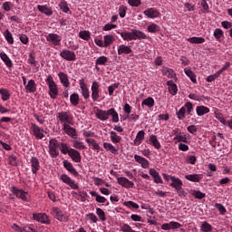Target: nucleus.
Returning <instances> with one entry per match:
<instances>
[{"mask_svg": "<svg viewBox=\"0 0 232 232\" xmlns=\"http://www.w3.org/2000/svg\"><path fill=\"white\" fill-rule=\"evenodd\" d=\"M120 35L123 41L127 42L137 41V39H148V35H146V34L137 29H132L131 32H122Z\"/></svg>", "mask_w": 232, "mask_h": 232, "instance_id": "nucleus-1", "label": "nucleus"}, {"mask_svg": "<svg viewBox=\"0 0 232 232\" xmlns=\"http://www.w3.org/2000/svg\"><path fill=\"white\" fill-rule=\"evenodd\" d=\"M45 82L49 87V95L51 99H57V95H59V88H57V84L53 81V77L49 75L46 78Z\"/></svg>", "mask_w": 232, "mask_h": 232, "instance_id": "nucleus-2", "label": "nucleus"}, {"mask_svg": "<svg viewBox=\"0 0 232 232\" xmlns=\"http://www.w3.org/2000/svg\"><path fill=\"white\" fill-rule=\"evenodd\" d=\"M49 155L52 159L59 157V141L56 139L49 140Z\"/></svg>", "mask_w": 232, "mask_h": 232, "instance_id": "nucleus-3", "label": "nucleus"}, {"mask_svg": "<svg viewBox=\"0 0 232 232\" xmlns=\"http://www.w3.org/2000/svg\"><path fill=\"white\" fill-rule=\"evenodd\" d=\"M57 119L64 126V124H72L73 117L70 111H61L56 114Z\"/></svg>", "mask_w": 232, "mask_h": 232, "instance_id": "nucleus-4", "label": "nucleus"}, {"mask_svg": "<svg viewBox=\"0 0 232 232\" xmlns=\"http://www.w3.org/2000/svg\"><path fill=\"white\" fill-rule=\"evenodd\" d=\"M31 130L36 140H43V139L46 137V132L44 131V130L37 126V124L35 123H31Z\"/></svg>", "mask_w": 232, "mask_h": 232, "instance_id": "nucleus-5", "label": "nucleus"}, {"mask_svg": "<svg viewBox=\"0 0 232 232\" xmlns=\"http://www.w3.org/2000/svg\"><path fill=\"white\" fill-rule=\"evenodd\" d=\"M51 215L60 222H68V216L64 215L63 210L57 207L52 208Z\"/></svg>", "mask_w": 232, "mask_h": 232, "instance_id": "nucleus-6", "label": "nucleus"}, {"mask_svg": "<svg viewBox=\"0 0 232 232\" xmlns=\"http://www.w3.org/2000/svg\"><path fill=\"white\" fill-rule=\"evenodd\" d=\"M100 88H101V85L97 81L92 82L91 92H92V99L93 102H97L99 101V98L101 97Z\"/></svg>", "mask_w": 232, "mask_h": 232, "instance_id": "nucleus-7", "label": "nucleus"}, {"mask_svg": "<svg viewBox=\"0 0 232 232\" xmlns=\"http://www.w3.org/2000/svg\"><path fill=\"white\" fill-rule=\"evenodd\" d=\"M60 180L63 182V184H67V186L71 187V189H78L79 188V184L75 182V180L72 179L70 176L66 174H62L60 176Z\"/></svg>", "mask_w": 232, "mask_h": 232, "instance_id": "nucleus-8", "label": "nucleus"}, {"mask_svg": "<svg viewBox=\"0 0 232 232\" xmlns=\"http://www.w3.org/2000/svg\"><path fill=\"white\" fill-rule=\"evenodd\" d=\"M12 192L17 198H21V200H24V202H28V200H30V195H28V192H25L23 189H18L15 187H12Z\"/></svg>", "mask_w": 232, "mask_h": 232, "instance_id": "nucleus-9", "label": "nucleus"}, {"mask_svg": "<svg viewBox=\"0 0 232 232\" xmlns=\"http://www.w3.org/2000/svg\"><path fill=\"white\" fill-rule=\"evenodd\" d=\"M60 57H62V59H64L65 61H75L77 59L75 53L68 49H63L60 53Z\"/></svg>", "mask_w": 232, "mask_h": 232, "instance_id": "nucleus-10", "label": "nucleus"}, {"mask_svg": "<svg viewBox=\"0 0 232 232\" xmlns=\"http://www.w3.org/2000/svg\"><path fill=\"white\" fill-rule=\"evenodd\" d=\"M31 164V171L34 175H37V171L41 169V163L39 162V159L37 157L33 156L30 160Z\"/></svg>", "mask_w": 232, "mask_h": 232, "instance_id": "nucleus-11", "label": "nucleus"}, {"mask_svg": "<svg viewBox=\"0 0 232 232\" xmlns=\"http://www.w3.org/2000/svg\"><path fill=\"white\" fill-rule=\"evenodd\" d=\"M46 41L53 46H61V37L57 34L51 33L46 36Z\"/></svg>", "mask_w": 232, "mask_h": 232, "instance_id": "nucleus-12", "label": "nucleus"}, {"mask_svg": "<svg viewBox=\"0 0 232 232\" xmlns=\"http://www.w3.org/2000/svg\"><path fill=\"white\" fill-rule=\"evenodd\" d=\"M79 84L81 89V94L83 97V99H90V89H88V86L84 82V79L79 80Z\"/></svg>", "mask_w": 232, "mask_h": 232, "instance_id": "nucleus-13", "label": "nucleus"}, {"mask_svg": "<svg viewBox=\"0 0 232 232\" xmlns=\"http://www.w3.org/2000/svg\"><path fill=\"white\" fill-rule=\"evenodd\" d=\"M117 182L122 188H126V189H130L135 186V183H133V181H130V179H128V178L124 177L118 178Z\"/></svg>", "mask_w": 232, "mask_h": 232, "instance_id": "nucleus-14", "label": "nucleus"}, {"mask_svg": "<svg viewBox=\"0 0 232 232\" xmlns=\"http://www.w3.org/2000/svg\"><path fill=\"white\" fill-rule=\"evenodd\" d=\"M130 53H133L131 46L126 44H120L118 46V55H130Z\"/></svg>", "mask_w": 232, "mask_h": 232, "instance_id": "nucleus-15", "label": "nucleus"}, {"mask_svg": "<svg viewBox=\"0 0 232 232\" xmlns=\"http://www.w3.org/2000/svg\"><path fill=\"white\" fill-rule=\"evenodd\" d=\"M71 123H67L63 125V130L66 135H69V137H72V139H75L77 137V130L70 126Z\"/></svg>", "mask_w": 232, "mask_h": 232, "instance_id": "nucleus-16", "label": "nucleus"}, {"mask_svg": "<svg viewBox=\"0 0 232 232\" xmlns=\"http://www.w3.org/2000/svg\"><path fill=\"white\" fill-rule=\"evenodd\" d=\"M34 220L42 224H50V219L45 213L33 214Z\"/></svg>", "mask_w": 232, "mask_h": 232, "instance_id": "nucleus-17", "label": "nucleus"}, {"mask_svg": "<svg viewBox=\"0 0 232 232\" xmlns=\"http://www.w3.org/2000/svg\"><path fill=\"white\" fill-rule=\"evenodd\" d=\"M63 164L69 173H72V175H74V177H79V172H77V169L73 168V164H72V162L65 160L63 161Z\"/></svg>", "mask_w": 232, "mask_h": 232, "instance_id": "nucleus-18", "label": "nucleus"}, {"mask_svg": "<svg viewBox=\"0 0 232 232\" xmlns=\"http://www.w3.org/2000/svg\"><path fill=\"white\" fill-rule=\"evenodd\" d=\"M134 160L138 162V164H140V166H141V168H143V169H148V168H150V161H148V160H146V158H143L141 156L135 154Z\"/></svg>", "mask_w": 232, "mask_h": 232, "instance_id": "nucleus-19", "label": "nucleus"}, {"mask_svg": "<svg viewBox=\"0 0 232 232\" xmlns=\"http://www.w3.org/2000/svg\"><path fill=\"white\" fill-rule=\"evenodd\" d=\"M144 15H146L147 17H149L150 19H155L157 18L159 15H160V13L159 12V10L155 9V8H148L143 12Z\"/></svg>", "mask_w": 232, "mask_h": 232, "instance_id": "nucleus-20", "label": "nucleus"}, {"mask_svg": "<svg viewBox=\"0 0 232 232\" xmlns=\"http://www.w3.org/2000/svg\"><path fill=\"white\" fill-rule=\"evenodd\" d=\"M69 157L72 159V160H73V162H81V152H79V150H75V149H71V150L69 151Z\"/></svg>", "mask_w": 232, "mask_h": 232, "instance_id": "nucleus-21", "label": "nucleus"}, {"mask_svg": "<svg viewBox=\"0 0 232 232\" xmlns=\"http://www.w3.org/2000/svg\"><path fill=\"white\" fill-rule=\"evenodd\" d=\"M58 77L63 83V86L64 88H70V80L68 79V74L64 73L63 72H61L58 73Z\"/></svg>", "mask_w": 232, "mask_h": 232, "instance_id": "nucleus-22", "label": "nucleus"}, {"mask_svg": "<svg viewBox=\"0 0 232 232\" xmlns=\"http://www.w3.org/2000/svg\"><path fill=\"white\" fill-rule=\"evenodd\" d=\"M25 92L28 93H35L37 92V84L35 81L30 80L28 83L25 85Z\"/></svg>", "mask_w": 232, "mask_h": 232, "instance_id": "nucleus-23", "label": "nucleus"}, {"mask_svg": "<svg viewBox=\"0 0 232 232\" xmlns=\"http://www.w3.org/2000/svg\"><path fill=\"white\" fill-rule=\"evenodd\" d=\"M150 175L154 179V182L156 184H162V178H160V174L155 169H150Z\"/></svg>", "mask_w": 232, "mask_h": 232, "instance_id": "nucleus-24", "label": "nucleus"}, {"mask_svg": "<svg viewBox=\"0 0 232 232\" xmlns=\"http://www.w3.org/2000/svg\"><path fill=\"white\" fill-rule=\"evenodd\" d=\"M146 132H144V130L138 131L136 138L133 141L134 146H140V144H142V141L144 140Z\"/></svg>", "mask_w": 232, "mask_h": 232, "instance_id": "nucleus-25", "label": "nucleus"}, {"mask_svg": "<svg viewBox=\"0 0 232 232\" xmlns=\"http://www.w3.org/2000/svg\"><path fill=\"white\" fill-rule=\"evenodd\" d=\"M210 110L208 107L204 105H199L196 107V113L198 117H202L203 115H207V113H209Z\"/></svg>", "mask_w": 232, "mask_h": 232, "instance_id": "nucleus-26", "label": "nucleus"}, {"mask_svg": "<svg viewBox=\"0 0 232 232\" xmlns=\"http://www.w3.org/2000/svg\"><path fill=\"white\" fill-rule=\"evenodd\" d=\"M170 180L172 183L170 184L171 188H175V189H180L182 188V180L175 176L170 177Z\"/></svg>", "mask_w": 232, "mask_h": 232, "instance_id": "nucleus-27", "label": "nucleus"}, {"mask_svg": "<svg viewBox=\"0 0 232 232\" xmlns=\"http://www.w3.org/2000/svg\"><path fill=\"white\" fill-rule=\"evenodd\" d=\"M103 148L106 150V151L112 153V155H119V150H117V148H115V146L110 142H104Z\"/></svg>", "mask_w": 232, "mask_h": 232, "instance_id": "nucleus-28", "label": "nucleus"}, {"mask_svg": "<svg viewBox=\"0 0 232 232\" xmlns=\"http://www.w3.org/2000/svg\"><path fill=\"white\" fill-rule=\"evenodd\" d=\"M95 116L99 119V121H108L109 119V114L108 111H103V110H98L95 113Z\"/></svg>", "mask_w": 232, "mask_h": 232, "instance_id": "nucleus-29", "label": "nucleus"}, {"mask_svg": "<svg viewBox=\"0 0 232 232\" xmlns=\"http://www.w3.org/2000/svg\"><path fill=\"white\" fill-rule=\"evenodd\" d=\"M185 179L190 182H200L202 180V174H188L185 176Z\"/></svg>", "mask_w": 232, "mask_h": 232, "instance_id": "nucleus-30", "label": "nucleus"}, {"mask_svg": "<svg viewBox=\"0 0 232 232\" xmlns=\"http://www.w3.org/2000/svg\"><path fill=\"white\" fill-rule=\"evenodd\" d=\"M37 9L45 15H52L53 14L52 7H48L47 5H38Z\"/></svg>", "mask_w": 232, "mask_h": 232, "instance_id": "nucleus-31", "label": "nucleus"}, {"mask_svg": "<svg viewBox=\"0 0 232 232\" xmlns=\"http://www.w3.org/2000/svg\"><path fill=\"white\" fill-rule=\"evenodd\" d=\"M167 85L169 86V92L171 95H177V92H179V89L177 88V84L170 80L167 82Z\"/></svg>", "mask_w": 232, "mask_h": 232, "instance_id": "nucleus-32", "label": "nucleus"}, {"mask_svg": "<svg viewBox=\"0 0 232 232\" xmlns=\"http://www.w3.org/2000/svg\"><path fill=\"white\" fill-rule=\"evenodd\" d=\"M0 58L5 63V66H8V68H12L13 66L12 60H10V57H8L7 53L4 52L0 53Z\"/></svg>", "mask_w": 232, "mask_h": 232, "instance_id": "nucleus-33", "label": "nucleus"}, {"mask_svg": "<svg viewBox=\"0 0 232 232\" xmlns=\"http://www.w3.org/2000/svg\"><path fill=\"white\" fill-rule=\"evenodd\" d=\"M184 72L194 84H197V75L195 74V72H193V71H191V69L185 68Z\"/></svg>", "mask_w": 232, "mask_h": 232, "instance_id": "nucleus-34", "label": "nucleus"}, {"mask_svg": "<svg viewBox=\"0 0 232 232\" xmlns=\"http://www.w3.org/2000/svg\"><path fill=\"white\" fill-rule=\"evenodd\" d=\"M187 41L191 44H203V43H206V39L204 37H195V36L188 38Z\"/></svg>", "mask_w": 232, "mask_h": 232, "instance_id": "nucleus-35", "label": "nucleus"}, {"mask_svg": "<svg viewBox=\"0 0 232 232\" xmlns=\"http://www.w3.org/2000/svg\"><path fill=\"white\" fill-rule=\"evenodd\" d=\"M59 150L63 155H68L70 153V147L64 142H59Z\"/></svg>", "mask_w": 232, "mask_h": 232, "instance_id": "nucleus-36", "label": "nucleus"}, {"mask_svg": "<svg viewBox=\"0 0 232 232\" xmlns=\"http://www.w3.org/2000/svg\"><path fill=\"white\" fill-rule=\"evenodd\" d=\"M103 41L105 44V48H108V46H111V44H113L115 36H113V34H107L103 37Z\"/></svg>", "mask_w": 232, "mask_h": 232, "instance_id": "nucleus-37", "label": "nucleus"}, {"mask_svg": "<svg viewBox=\"0 0 232 232\" xmlns=\"http://www.w3.org/2000/svg\"><path fill=\"white\" fill-rule=\"evenodd\" d=\"M108 114L111 115L112 122H119V113L115 111V108L109 109Z\"/></svg>", "mask_w": 232, "mask_h": 232, "instance_id": "nucleus-38", "label": "nucleus"}, {"mask_svg": "<svg viewBox=\"0 0 232 232\" xmlns=\"http://www.w3.org/2000/svg\"><path fill=\"white\" fill-rule=\"evenodd\" d=\"M111 135V140L113 144H119L121 140H122V137L119 136L117 132L111 130L110 132Z\"/></svg>", "mask_w": 232, "mask_h": 232, "instance_id": "nucleus-39", "label": "nucleus"}, {"mask_svg": "<svg viewBox=\"0 0 232 232\" xmlns=\"http://www.w3.org/2000/svg\"><path fill=\"white\" fill-rule=\"evenodd\" d=\"M200 231L211 232V231H213V226H211V224H209L208 221H203L200 226Z\"/></svg>", "mask_w": 232, "mask_h": 232, "instance_id": "nucleus-40", "label": "nucleus"}, {"mask_svg": "<svg viewBox=\"0 0 232 232\" xmlns=\"http://www.w3.org/2000/svg\"><path fill=\"white\" fill-rule=\"evenodd\" d=\"M150 140L151 142V145L154 146L156 150H160L161 148L160 142L159 141V139L157 138L156 135H153V134L150 135Z\"/></svg>", "mask_w": 232, "mask_h": 232, "instance_id": "nucleus-41", "label": "nucleus"}, {"mask_svg": "<svg viewBox=\"0 0 232 232\" xmlns=\"http://www.w3.org/2000/svg\"><path fill=\"white\" fill-rule=\"evenodd\" d=\"M163 73L169 79H177V74L175 73V71H173V69L165 68L163 69Z\"/></svg>", "mask_w": 232, "mask_h": 232, "instance_id": "nucleus-42", "label": "nucleus"}, {"mask_svg": "<svg viewBox=\"0 0 232 232\" xmlns=\"http://www.w3.org/2000/svg\"><path fill=\"white\" fill-rule=\"evenodd\" d=\"M141 106H148V108H153V106H155V100L151 97H148L147 99L142 101Z\"/></svg>", "mask_w": 232, "mask_h": 232, "instance_id": "nucleus-43", "label": "nucleus"}, {"mask_svg": "<svg viewBox=\"0 0 232 232\" xmlns=\"http://www.w3.org/2000/svg\"><path fill=\"white\" fill-rule=\"evenodd\" d=\"M90 195H91V197H95L96 198V202H99V204H104V202H106V198H104L102 196H100L95 191H91Z\"/></svg>", "mask_w": 232, "mask_h": 232, "instance_id": "nucleus-44", "label": "nucleus"}, {"mask_svg": "<svg viewBox=\"0 0 232 232\" xmlns=\"http://www.w3.org/2000/svg\"><path fill=\"white\" fill-rule=\"evenodd\" d=\"M147 32H149V34H157V32H160V26L157 24H151L148 26Z\"/></svg>", "mask_w": 232, "mask_h": 232, "instance_id": "nucleus-45", "label": "nucleus"}, {"mask_svg": "<svg viewBox=\"0 0 232 232\" xmlns=\"http://www.w3.org/2000/svg\"><path fill=\"white\" fill-rule=\"evenodd\" d=\"M9 164L10 166H18L19 165V160L17 159V154L14 153L9 156Z\"/></svg>", "mask_w": 232, "mask_h": 232, "instance_id": "nucleus-46", "label": "nucleus"}, {"mask_svg": "<svg viewBox=\"0 0 232 232\" xmlns=\"http://www.w3.org/2000/svg\"><path fill=\"white\" fill-rule=\"evenodd\" d=\"M176 115L179 121H184L186 119V107H181L177 112Z\"/></svg>", "mask_w": 232, "mask_h": 232, "instance_id": "nucleus-47", "label": "nucleus"}, {"mask_svg": "<svg viewBox=\"0 0 232 232\" xmlns=\"http://www.w3.org/2000/svg\"><path fill=\"white\" fill-rule=\"evenodd\" d=\"M5 39L7 41L8 44H14V35L10 33V30H5L4 33Z\"/></svg>", "mask_w": 232, "mask_h": 232, "instance_id": "nucleus-48", "label": "nucleus"}, {"mask_svg": "<svg viewBox=\"0 0 232 232\" xmlns=\"http://www.w3.org/2000/svg\"><path fill=\"white\" fill-rule=\"evenodd\" d=\"M106 63H108V57L100 56L96 59L95 64L96 66H106Z\"/></svg>", "mask_w": 232, "mask_h": 232, "instance_id": "nucleus-49", "label": "nucleus"}, {"mask_svg": "<svg viewBox=\"0 0 232 232\" xmlns=\"http://www.w3.org/2000/svg\"><path fill=\"white\" fill-rule=\"evenodd\" d=\"M92 34L90 31H80L79 33V38L82 39L83 41H90Z\"/></svg>", "mask_w": 232, "mask_h": 232, "instance_id": "nucleus-50", "label": "nucleus"}, {"mask_svg": "<svg viewBox=\"0 0 232 232\" xmlns=\"http://www.w3.org/2000/svg\"><path fill=\"white\" fill-rule=\"evenodd\" d=\"M70 102L72 106H77L79 104V94L76 92L71 94Z\"/></svg>", "mask_w": 232, "mask_h": 232, "instance_id": "nucleus-51", "label": "nucleus"}, {"mask_svg": "<svg viewBox=\"0 0 232 232\" xmlns=\"http://www.w3.org/2000/svg\"><path fill=\"white\" fill-rule=\"evenodd\" d=\"M72 146L76 150H86V145H84V143L82 141L73 140Z\"/></svg>", "mask_w": 232, "mask_h": 232, "instance_id": "nucleus-52", "label": "nucleus"}, {"mask_svg": "<svg viewBox=\"0 0 232 232\" xmlns=\"http://www.w3.org/2000/svg\"><path fill=\"white\" fill-rule=\"evenodd\" d=\"M96 215H98L100 220H102V222H106V213H104V210H102V208H96Z\"/></svg>", "mask_w": 232, "mask_h": 232, "instance_id": "nucleus-53", "label": "nucleus"}, {"mask_svg": "<svg viewBox=\"0 0 232 232\" xmlns=\"http://www.w3.org/2000/svg\"><path fill=\"white\" fill-rule=\"evenodd\" d=\"M0 95L2 101H8V99H10V92L6 89H0Z\"/></svg>", "mask_w": 232, "mask_h": 232, "instance_id": "nucleus-54", "label": "nucleus"}, {"mask_svg": "<svg viewBox=\"0 0 232 232\" xmlns=\"http://www.w3.org/2000/svg\"><path fill=\"white\" fill-rule=\"evenodd\" d=\"M59 8L60 10H62V12H63L64 14H68V12H70V7H68V3L66 2H61L59 4Z\"/></svg>", "mask_w": 232, "mask_h": 232, "instance_id": "nucleus-55", "label": "nucleus"}, {"mask_svg": "<svg viewBox=\"0 0 232 232\" xmlns=\"http://www.w3.org/2000/svg\"><path fill=\"white\" fill-rule=\"evenodd\" d=\"M183 108H185V110H187L188 115H191V113L193 111V103L191 102H187L185 103V105L183 106Z\"/></svg>", "mask_w": 232, "mask_h": 232, "instance_id": "nucleus-56", "label": "nucleus"}, {"mask_svg": "<svg viewBox=\"0 0 232 232\" xmlns=\"http://www.w3.org/2000/svg\"><path fill=\"white\" fill-rule=\"evenodd\" d=\"M119 86H121V83L117 82V83H113L108 87L109 95L111 97V95H113V92H115V90H117V88H119Z\"/></svg>", "mask_w": 232, "mask_h": 232, "instance_id": "nucleus-57", "label": "nucleus"}, {"mask_svg": "<svg viewBox=\"0 0 232 232\" xmlns=\"http://www.w3.org/2000/svg\"><path fill=\"white\" fill-rule=\"evenodd\" d=\"M174 140H176V142L188 143V137H186V135L182 136V135L176 134L174 137Z\"/></svg>", "mask_w": 232, "mask_h": 232, "instance_id": "nucleus-58", "label": "nucleus"}, {"mask_svg": "<svg viewBox=\"0 0 232 232\" xmlns=\"http://www.w3.org/2000/svg\"><path fill=\"white\" fill-rule=\"evenodd\" d=\"M193 197H195V198H198V199H202L206 198V193H202L200 190H194L192 192Z\"/></svg>", "mask_w": 232, "mask_h": 232, "instance_id": "nucleus-59", "label": "nucleus"}, {"mask_svg": "<svg viewBox=\"0 0 232 232\" xmlns=\"http://www.w3.org/2000/svg\"><path fill=\"white\" fill-rule=\"evenodd\" d=\"M128 11V7L124 6V5H121L119 7V15L121 18L126 17V12Z\"/></svg>", "mask_w": 232, "mask_h": 232, "instance_id": "nucleus-60", "label": "nucleus"}, {"mask_svg": "<svg viewBox=\"0 0 232 232\" xmlns=\"http://www.w3.org/2000/svg\"><path fill=\"white\" fill-rule=\"evenodd\" d=\"M121 231H122V232H137V231L133 230V228H131V226H130L128 224H123L121 227Z\"/></svg>", "mask_w": 232, "mask_h": 232, "instance_id": "nucleus-61", "label": "nucleus"}, {"mask_svg": "<svg viewBox=\"0 0 232 232\" xmlns=\"http://www.w3.org/2000/svg\"><path fill=\"white\" fill-rule=\"evenodd\" d=\"M215 208L219 211L220 215H226V207H224V205L217 203Z\"/></svg>", "mask_w": 232, "mask_h": 232, "instance_id": "nucleus-62", "label": "nucleus"}, {"mask_svg": "<svg viewBox=\"0 0 232 232\" xmlns=\"http://www.w3.org/2000/svg\"><path fill=\"white\" fill-rule=\"evenodd\" d=\"M124 206H126V208H132L133 209H139V204L133 201H125Z\"/></svg>", "mask_w": 232, "mask_h": 232, "instance_id": "nucleus-63", "label": "nucleus"}, {"mask_svg": "<svg viewBox=\"0 0 232 232\" xmlns=\"http://www.w3.org/2000/svg\"><path fill=\"white\" fill-rule=\"evenodd\" d=\"M12 6H14L12 2H5L2 5V8L5 12H10V10H12Z\"/></svg>", "mask_w": 232, "mask_h": 232, "instance_id": "nucleus-64", "label": "nucleus"}]
</instances>
